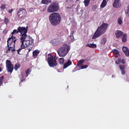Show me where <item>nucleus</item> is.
<instances>
[{"mask_svg":"<svg viewBox=\"0 0 129 129\" xmlns=\"http://www.w3.org/2000/svg\"><path fill=\"white\" fill-rule=\"evenodd\" d=\"M5 79V76H3L0 77V86H2V84H3V82H4V80Z\"/></svg>","mask_w":129,"mask_h":129,"instance_id":"obj_31","label":"nucleus"},{"mask_svg":"<svg viewBox=\"0 0 129 129\" xmlns=\"http://www.w3.org/2000/svg\"><path fill=\"white\" fill-rule=\"evenodd\" d=\"M6 5L2 4L1 6L0 9H1V10H2V11H4V10H6Z\"/></svg>","mask_w":129,"mask_h":129,"instance_id":"obj_33","label":"nucleus"},{"mask_svg":"<svg viewBox=\"0 0 129 129\" xmlns=\"http://www.w3.org/2000/svg\"><path fill=\"white\" fill-rule=\"evenodd\" d=\"M106 43V38H104L101 40V45H105Z\"/></svg>","mask_w":129,"mask_h":129,"instance_id":"obj_29","label":"nucleus"},{"mask_svg":"<svg viewBox=\"0 0 129 129\" xmlns=\"http://www.w3.org/2000/svg\"><path fill=\"white\" fill-rule=\"evenodd\" d=\"M24 10H25V9L24 8L20 9L19 10H18V11L17 16H18V17H20L21 13H22V12H23Z\"/></svg>","mask_w":129,"mask_h":129,"instance_id":"obj_26","label":"nucleus"},{"mask_svg":"<svg viewBox=\"0 0 129 129\" xmlns=\"http://www.w3.org/2000/svg\"><path fill=\"white\" fill-rule=\"evenodd\" d=\"M108 27V24L107 23H102L100 27H98L97 30L94 33L92 39H96L100 37V36L103 35L106 31H107V28Z\"/></svg>","mask_w":129,"mask_h":129,"instance_id":"obj_2","label":"nucleus"},{"mask_svg":"<svg viewBox=\"0 0 129 129\" xmlns=\"http://www.w3.org/2000/svg\"><path fill=\"white\" fill-rule=\"evenodd\" d=\"M4 23L6 25H8V24H9V23H10V20H9L8 18H5Z\"/></svg>","mask_w":129,"mask_h":129,"instance_id":"obj_32","label":"nucleus"},{"mask_svg":"<svg viewBox=\"0 0 129 129\" xmlns=\"http://www.w3.org/2000/svg\"><path fill=\"white\" fill-rule=\"evenodd\" d=\"M70 51V46L66 44H64L58 49L57 53L59 57H65Z\"/></svg>","mask_w":129,"mask_h":129,"instance_id":"obj_4","label":"nucleus"},{"mask_svg":"<svg viewBox=\"0 0 129 129\" xmlns=\"http://www.w3.org/2000/svg\"><path fill=\"white\" fill-rule=\"evenodd\" d=\"M6 68L8 72L11 74L13 73V71H14V64L12 63L10 60L7 59L6 60Z\"/></svg>","mask_w":129,"mask_h":129,"instance_id":"obj_9","label":"nucleus"},{"mask_svg":"<svg viewBox=\"0 0 129 129\" xmlns=\"http://www.w3.org/2000/svg\"><path fill=\"white\" fill-rule=\"evenodd\" d=\"M106 5H107V2H106V1L103 0L102 2L100 5V7L102 9H103V8H105L106 7Z\"/></svg>","mask_w":129,"mask_h":129,"instance_id":"obj_19","label":"nucleus"},{"mask_svg":"<svg viewBox=\"0 0 129 129\" xmlns=\"http://www.w3.org/2000/svg\"><path fill=\"white\" fill-rule=\"evenodd\" d=\"M52 3V0H42L41 3L42 5H49Z\"/></svg>","mask_w":129,"mask_h":129,"instance_id":"obj_16","label":"nucleus"},{"mask_svg":"<svg viewBox=\"0 0 129 129\" xmlns=\"http://www.w3.org/2000/svg\"><path fill=\"white\" fill-rule=\"evenodd\" d=\"M115 63L117 64V65H118V62H117V61H115Z\"/></svg>","mask_w":129,"mask_h":129,"instance_id":"obj_42","label":"nucleus"},{"mask_svg":"<svg viewBox=\"0 0 129 129\" xmlns=\"http://www.w3.org/2000/svg\"><path fill=\"white\" fill-rule=\"evenodd\" d=\"M13 12H14V10H13V9H10L8 11V12L9 13V14H12V13H13Z\"/></svg>","mask_w":129,"mask_h":129,"instance_id":"obj_39","label":"nucleus"},{"mask_svg":"<svg viewBox=\"0 0 129 129\" xmlns=\"http://www.w3.org/2000/svg\"><path fill=\"white\" fill-rule=\"evenodd\" d=\"M119 68H120V70H124V69H125V66H119Z\"/></svg>","mask_w":129,"mask_h":129,"instance_id":"obj_35","label":"nucleus"},{"mask_svg":"<svg viewBox=\"0 0 129 129\" xmlns=\"http://www.w3.org/2000/svg\"><path fill=\"white\" fill-rule=\"evenodd\" d=\"M127 39V36L126 34H123L122 36V41L124 43H125L126 42V40Z\"/></svg>","mask_w":129,"mask_h":129,"instance_id":"obj_20","label":"nucleus"},{"mask_svg":"<svg viewBox=\"0 0 129 129\" xmlns=\"http://www.w3.org/2000/svg\"><path fill=\"white\" fill-rule=\"evenodd\" d=\"M90 4V0H84V5L85 7H88Z\"/></svg>","mask_w":129,"mask_h":129,"instance_id":"obj_25","label":"nucleus"},{"mask_svg":"<svg viewBox=\"0 0 129 129\" xmlns=\"http://www.w3.org/2000/svg\"><path fill=\"white\" fill-rule=\"evenodd\" d=\"M20 67H21V66H20L19 63H16L14 66V69L16 71H17L18 70V69H19V68H20Z\"/></svg>","mask_w":129,"mask_h":129,"instance_id":"obj_28","label":"nucleus"},{"mask_svg":"<svg viewBox=\"0 0 129 129\" xmlns=\"http://www.w3.org/2000/svg\"><path fill=\"white\" fill-rule=\"evenodd\" d=\"M87 67H88V66L87 65L82 66L81 67V69H86Z\"/></svg>","mask_w":129,"mask_h":129,"instance_id":"obj_36","label":"nucleus"},{"mask_svg":"<svg viewBox=\"0 0 129 129\" xmlns=\"http://www.w3.org/2000/svg\"><path fill=\"white\" fill-rule=\"evenodd\" d=\"M30 72H32V70L31 69H28L26 71H25L26 77H28L29 75H30Z\"/></svg>","mask_w":129,"mask_h":129,"instance_id":"obj_22","label":"nucleus"},{"mask_svg":"<svg viewBox=\"0 0 129 129\" xmlns=\"http://www.w3.org/2000/svg\"><path fill=\"white\" fill-rule=\"evenodd\" d=\"M25 80H26V79H22L20 81V82L19 83V84H21V83H22V82H24V81H25Z\"/></svg>","mask_w":129,"mask_h":129,"instance_id":"obj_40","label":"nucleus"},{"mask_svg":"<svg viewBox=\"0 0 129 129\" xmlns=\"http://www.w3.org/2000/svg\"><path fill=\"white\" fill-rule=\"evenodd\" d=\"M112 52L115 54V57H118V55H119V51H118L117 49H113Z\"/></svg>","mask_w":129,"mask_h":129,"instance_id":"obj_24","label":"nucleus"},{"mask_svg":"<svg viewBox=\"0 0 129 129\" xmlns=\"http://www.w3.org/2000/svg\"><path fill=\"white\" fill-rule=\"evenodd\" d=\"M81 11L83 12V10H81Z\"/></svg>","mask_w":129,"mask_h":129,"instance_id":"obj_47","label":"nucleus"},{"mask_svg":"<svg viewBox=\"0 0 129 129\" xmlns=\"http://www.w3.org/2000/svg\"><path fill=\"white\" fill-rule=\"evenodd\" d=\"M121 74H122V75H124V74H125V71H124V70H121Z\"/></svg>","mask_w":129,"mask_h":129,"instance_id":"obj_38","label":"nucleus"},{"mask_svg":"<svg viewBox=\"0 0 129 129\" xmlns=\"http://www.w3.org/2000/svg\"><path fill=\"white\" fill-rule=\"evenodd\" d=\"M86 47H89V48H93V49H94V48H96L97 45L96 44L88 43L86 45Z\"/></svg>","mask_w":129,"mask_h":129,"instance_id":"obj_17","label":"nucleus"},{"mask_svg":"<svg viewBox=\"0 0 129 129\" xmlns=\"http://www.w3.org/2000/svg\"><path fill=\"white\" fill-rule=\"evenodd\" d=\"M2 70L1 68H0V72H2Z\"/></svg>","mask_w":129,"mask_h":129,"instance_id":"obj_43","label":"nucleus"},{"mask_svg":"<svg viewBox=\"0 0 129 129\" xmlns=\"http://www.w3.org/2000/svg\"><path fill=\"white\" fill-rule=\"evenodd\" d=\"M8 47V49L6 52V53H13V52H16V49L15 48L16 45H9Z\"/></svg>","mask_w":129,"mask_h":129,"instance_id":"obj_10","label":"nucleus"},{"mask_svg":"<svg viewBox=\"0 0 129 129\" xmlns=\"http://www.w3.org/2000/svg\"><path fill=\"white\" fill-rule=\"evenodd\" d=\"M83 63H84V60H83V59L80 60L77 64V67H79L80 66V65H82V64H83Z\"/></svg>","mask_w":129,"mask_h":129,"instance_id":"obj_23","label":"nucleus"},{"mask_svg":"<svg viewBox=\"0 0 129 129\" xmlns=\"http://www.w3.org/2000/svg\"><path fill=\"white\" fill-rule=\"evenodd\" d=\"M58 62L59 64H63L64 62H65V59L62 57L59 58L58 59Z\"/></svg>","mask_w":129,"mask_h":129,"instance_id":"obj_27","label":"nucleus"},{"mask_svg":"<svg viewBox=\"0 0 129 129\" xmlns=\"http://www.w3.org/2000/svg\"><path fill=\"white\" fill-rule=\"evenodd\" d=\"M121 6V3H120V1L119 0H114L113 3V8H120Z\"/></svg>","mask_w":129,"mask_h":129,"instance_id":"obj_11","label":"nucleus"},{"mask_svg":"<svg viewBox=\"0 0 129 129\" xmlns=\"http://www.w3.org/2000/svg\"><path fill=\"white\" fill-rule=\"evenodd\" d=\"M18 41L17 37L12 35L11 37L8 38L7 40V47H9V45H12L13 46L16 45V42Z\"/></svg>","mask_w":129,"mask_h":129,"instance_id":"obj_8","label":"nucleus"},{"mask_svg":"<svg viewBox=\"0 0 129 129\" xmlns=\"http://www.w3.org/2000/svg\"><path fill=\"white\" fill-rule=\"evenodd\" d=\"M72 65V61L70 60V59H69L67 62H65L63 64V69H66L68 67H69V66H71Z\"/></svg>","mask_w":129,"mask_h":129,"instance_id":"obj_12","label":"nucleus"},{"mask_svg":"<svg viewBox=\"0 0 129 129\" xmlns=\"http://www.w3.org/2000/svg\"><path fill=\"white\" fill-rule=\"evenodd\" d=\"M122 51H123V53H124V54H125V56H126V57L129 56V49L127 47L123 46Z\"/></svg>","mask_w":129,"mask_h":129,"instance_id":"obj_13","label":"nucleus"},{"mask_svg":"<svg viewBox=\"0 0 129 129\" xmlns=\"http://www.w3.org/2000/svg\"><path fill=\"white\" fill-rule=\"evenodd\" d=\"M28 26H26V27L19 26L18 28V32L20 33L21 38H22V39L26 37H28V35H27V33H28Z\"/></svg>","mask_w":129,"mask_h":129,"instance_id":"obj_7","label":"nucleus"},{"mask_svg":"<svg viewBox=\"0 0 129 129\" xmlns=\"http://www.w3.org/2000/svg\"><path fill=\"white\" fill-rule=\"evenodd\" d=\"M40 53V51L38 50H34L33 52V57H34V58H37V56L39 55Z\"/></svg>","mask_w":129,"mask_h":129,"instance_id":"obj_18","label":"nucleus"},{"mask_svg":"<svg viewBox=\"0 0 129 129\" xmlns=\"http://www.w3.org/2000/svg\"><path fill=\"white\" fill-rule=\"evenodd\" d=\"M74 34V31H72L71 32V35H70V37L72 40V42H74V36L73 35V34Z\"/></svg>","mask_w":129,"mask_h":129,"instance_id":"obj_21","label":"nucleus"},{"mask_svg":"<svg viewBox=\"0 0 129 129\" xmlns=\"http://www.w3.org/2000/svg\"><path fill=\"white\" fill-rule=\"evenodd\" d=\"M115 35L117 38H120L123 35V32L121 31L117 30L115 32Z\"/></svg>","mask_w":129,"mask_h":129,"instance_id":"obj_15","label":"nucleus"},{"mask_svg":"<svg viewBox=\"0 0 129 129\" xmlns=\"http://www.w3.org/2000/svg\"><path fill=\"white\" fill-rule=\"evenodd\" d=\"M77 1V2H78V1H79V0H76Z\"/></svg>","mask_w":129,"mask_h":129,"instance_id":"obj_45","label":"nucleus"},{"mask_svg":"<svg viewBox=\"0 0 129 129\" xmlns=\"http://www.w3.org/2000/svg\"><path fill=\"white\" fill-rule=\"evenodd\" d=\"M118 24H119V25H121V24H122V20L120 17L118 19Z\"/></svg>","mask_w":129,"mask_h":129,"instance_id":"obj_34","label":"nucleus"},{"mask_svg":"<svg viewBox=\"0 0 129 129\" xmlns=\"http://www.w3.org/2000/svg\"><path fill=\"white\" fill-rule=\"evenodd\" d=\"M57 57L54 55L50 54V57L47 58V62L50 67H55V66H57Z\"/></svg>","mask_w":129,"mask_h":129,"instance_id":"obj_6","label":"nucleus"},{"mask_svg":"<svg viewBox=\"0 0 129 129\" xmlns=\"http://www.w3.org/2000/svg\"><path fill=\"white\" fill-rule=\"evenodd\" d=\"M19 33H20L19 32V29H14V30H13V31L12 32V36H14V35H15V34H19Z\"/></svg>","mask_w":129,"mask_h":129,"instance_id":"obj_30","label":"nucleus"},{"mask_svg":"<svg viewBox=\"0 0 129 129\" xmlns=\"http://www.w3.org/2000/svg\"><path fill=\"white\" fill-rule=\"evenodd\" d=\"M59 10V4L54 2L51 3L47 8V13H55Z\"/></svg>","mask_w":129,"mask_h":129,"instance_id":"obj_5","label":"nucleus"},{"mask_svg":"<svg viewBox=\"0 0 129 129\" xmlns=\"http://www.w3.org/2000/svg\"><path fill=\"white\" fill-rule=\"evenodd\" d=\"M121 63H122V64H124L125 62H124V60L122 59L121 61Z\"/></svg>","mask_w":129,"mask_h":129,"instance_id":"obj_41","label":"nucleus"},{"mask_svg":"<svg viewBox=\"0 0 129 129\" xmlns=\"http://www.w3.org/2000/svg\"><path fill=\"white\" fill-rule=\"evenodd\" d=\"M105 1H107V2H108V1H109V0H105Z\"/></svg>","mask_w":129,"mask_h":129,"instance_id":"obj_44","label":"nucleus"},{"mask_svg":"<svg viewBox=\"0 0 129 129\" xmlns=\"http://www.w3.org/2000/svg\"><path fill=\"white\" fill-rule=\"evenodd\" d=\"M81 11L83 12V10H81Z\"/></svg>","mask_w":129,"mask_h":129,"instance_id":"obj_46","label":"nucleus"},{"mask_svg":"<svg viewBox=\"0 0 129 129\" xmlns=\"http://www.w3.org/2000/svg\"><path fill=\"white\" fill-rule=\"evenodd\" d=\"M27 38H28V37H23V39L22 38H20L21 43V47L17 50L18 54H19V55H21L20 52H21V50H23V49H25V48H28L27 50H28V52L32 51V49H33V44L32 43L34 42V39H31V40H26Z\"/></svg>","mask_w":129,"mask_h":129,"instance_id":"obj_1","label":"nucleus"},{"mask_svg":"<svg viewBox=\"0 0 129 129\" xmlns=\"http://www.w3.org/2000/svg\"><path fill=\"white\" fill-rule=\"evenodd\" d=\"M0 42H1V38H0Z\"/></svg>","mask_w":129,"mask_h":129,"instance_id":"obj_48","label":"nucleus"},{"mask_svg":"<svg viewBox=\"0 0 129 129\" xmlns=\"http://www.w3.org/2000/svg\"><path fill=\"white\" fill-rule=\"evenodd\" d=\"M49 20L51 25L58 26L61 23V15L59 13H52L49 15Z\"/></svg>","mask_w":129,"mask_h":129,"instance_id":"obj_3","label":"nucleus"},{"mask_svg":"<svg viewBox=\"0 0 129 129\" xmlns=\"http://www.w3.org/2000/svg\"><path fill=\"white\" fill-rule=\"evenodd\" d=\"M127 11H125V14H127V15H129V6L127 7Z\"/></svg>","mask_w":129,"mask_h":129,"instance_id":"obj_37","label":"nucleus"},{"mask_svg":"<svg viewBox=\"0 0 129 129\" xmlns=\"http://www.w3.org/2000/svg\"><path fill=\"white\" fill-rule=\"evenodd\" d=\"M51 44H52V45H53V46H57V45H59L60 42L59 41V40H58V39H52L51 41H50Z\"/></svg>","mask_w":129,"mask_h":129,"instance_id":"obj_14","label":"nucleus"}]
</instances>
